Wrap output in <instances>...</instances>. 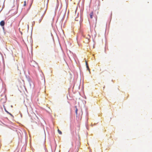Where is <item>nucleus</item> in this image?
Segmentation results:
<instances>
[{"label":"nucleus","mask_w":152,"mask_h":152,"mask_svg":"<svg viewBox=\"0 0 152 152\" xmlns=\"http://www.w3.org/2000/svg\"><path fill=\"white\" fill-rule=\"evenodd\" d=\"M58 133L60 134H62V132L60 130H59V129H58Z\"/></svg>","instance_id":"obj_6"},{"label":"nucleus","mask_w":152,"mask_h":152,"mask_svg":"<svg viewBox=\"0 0 152 152\" xmlns=\"http://www.w3.org/2000/svg\"><path fill=\"white\" fill-rule=\"evenodd\" d=\"M75 20L78 21V20H77V18H75Z\"/></svg>","instance_id":"obj_13"},{"label":"nucleus","mask_w":152,"mask_h":152,"mask_svg":"<svg viewBox=\"0 0 152 152\" xmlns=\"http://www.w3.org/2000/svg\"><path fill=\"white\" fill-rule=\"evenodd\" d=\"M86 67H87V68L88 69L89 71V67H88V65H86Z\"/></svg>","instance_id":"obj_10"},{"label":"nucleus","mask_w":152,"mask_h":152,"mask_svg":"<svg viewBox=\"0 0 152 152\" xmlns=\"http://www.w3.org/2000/svg\"><path fill=\"white\" fill-rule=\"evenodd\" d=\"M40 10H41L39 11V8H38V12H39V15L40 14V13L42 12V14H41L42 15V18L44 15L45 14L46 12V10H45L42 11V8H40Z\"/></svg>","instance_id":"obj_1"},{"label":"nucleus","mask_w":152,"mask_h":152,"mask_svg":"<svg viewBox=\"0 0 152 152\" xmlns=\"http://www.w3.org/2000/svg\"><path fill=\"white\" fill-rule=\"evenodd\" d=\"M7 113L9 114V115H10L12 116V114H11L8 111H7Z\"/></svg>","instance_id":"obj_9"},{"label":"nucleus","mask_w":152,"mask_h":152,"mask_svg":"<svg viewBox=\"0 0 152 152\" xmlns=\"http://www.w3.org/2000/svg\"><path fill=\"white\" fill-rule=\"evenodd\" d=\"M4 22L2 20L0 22V24L1 26H3L4 25Z\"/></svg>","instance_id":"obj_2"},{"label":"nucleus","mask_w":152,"mask_h":152,"mask_svg":"<svg viewBox=\"0 0 152 152\" xmlns=\"http://www.w3.org/2000/svg\"><path fill=\"white\" fill-rule=\"evenodd\" d=\"M93 12H91L90 14V16L91 18H93Z\"/></svg>","instance_id":"obj_3"},{"label":"nucleus","mask_w":152,"mask_h":152,"mask_svg":"<svg viewBox=\"0 0 152 152\" xmlns=\"http://www.w3.org/2000/svg\"><path fill=\"white\" fill-rule=\"evenodd\" d=\"M49 0H45L44 1V2L45 3H46L47 4H48V2H49Z\"/></svg>","instance_id":"obj_8"},{"label":"nucleus","mask_w":152,"mask_h":152,"mask_svg":"<svg viewBox=\"0 0 152 152\" xmlns=\"http://www.w3.org/2000/svg\"><path fill=\"white\" fill-rule=\"evenodd\" d=\"M75 107L76 108L75 113H76V115L77 117V112L78 110L76 106H75Z\"/></svg>","instance_id":"obj_5"},{"label":"nucleus","mask_w":152,"mask_h":152,"mask_svg":"<svg viewBox=\"0 0 152 152\" xmlns=\"http://www.w3.org/2000/svg\"><path fill=\"white\" fill-rule=\"evenodd\" d=\"M80 142H78L77 145V151H78L79 150V147H80Z\"/></svg>","instance_id":"obj_4"},{"label":"nucleus","mask_w":152,"mask_h":152,"mask_svg":"<svg viewBox=\"0 0 152 152\" xmlns=\"http://www.w3.org/2000/svg\"><path fill=\"white\" fill-rule=\"evenodd\" d=\"M86 66L88 65V64L86 61Z\"/></svg>","instance_id":"obj_11"},{"label":"nucleus","mask_w":152,"mask_h":152,"mask_svg":"<svg viewBox=\"0 0 152 152\" xmlns=\"http://www.w3.org/2000/svg\"><path fill=\"white\" fill-rule=\"evenodd\" d=\"M26 1H24L23 2V7H25L26 5Z\"/></svg>","instance_id":"obj_7"},{"label":"nucleus","mask_w":152,"mask_h":152,"mask_svg":"<svg viewBox=\"0 0 152 152\" xmlns=\"http://www.w3.org/2000/svg\"><path fill=\"white\" fill-rule=\"evenodd\" d=\"M5 109V111L6 112H7V111H7V110H6V109H5H5Z\"/></svg>","instance_id":"obj_12"}]
</instances>
